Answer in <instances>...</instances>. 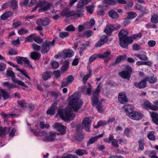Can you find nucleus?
<instances>
[{
    "mask_svg": "<svg viewBox=\"0 0 158 158\" xmlns=\"http://www.w3.org/2000/svg\"><path fill=\"white\" fill-rule=\"evenodd\" d=\"M126 57V54L119 56L116 59V62L117 63H119L121 60L125 59Z\"/></svg>",
    "mask_w": 158,
    "mask_h": 158,
    "instance_id": "obj_47",
    "label": "nucleus"
},
{
    "mask_svg": "<svg viewBox=\"0 0 158 158\" xmlns=\"http://www.w3.org/2000/svg\"><path fill=\"white\" fill-rule=\"evenodd\" d=\"M134 8L135 9L143 12L145 10L144 8L141 6L139 4H136Z\"/></svg>",
    "mask_w": 158,
    "mask_h": 158,
    "instance_id": "obj_55",
    "label": "nucleus"
},
{
    "mask_svg": "<svg viewBox=\"0 0 158 158\" xmlns=\"http://www.w3.org/2000/svg\"><path fill=\"white\" fill-rule=\"evenodd\" d=\"M10 5L13 7V8H16L17 7V4L16 0H12Z\"/></svg>",
    "mask_w": 158,
    "mask_h": 158,
    "instance_id": "obj_63",
    "label": "nucleus"
},
{
    "mask_svg": "<svg viewBox=\"0 0 158 158\" xmlns=\"http://www.w3.org/2000/svg\"><path fill=\"white\" fill-rule=\"evenodd\" d=\"M109 15L112 19H116L118 18L119 15L114 10H111L109 11Z\"/></svg>",
    "mask_w": 158,
    "mask_h": 158,
    "instance_id": "obj_34",
    "label": "nucleus"
},
{
    "mask_svg": "<svg viewBox=\"0 0 158 158\" xmlns=\"http://www.w3.org/2000/svg\"><path fill=\"white\" fill-rule=\"evenodd\" d=\"M145 154L148 155L149 157L151 158H158V157L156 155V152L153 151L146 152Z\"/></svg>",
    "mask_w": 158,
    "mask_h": 158,
    "instance_id": "obj_39",
    "label": "nucleus"
},
{
    "mask_svg": "<svg viewBox=\"0 0 158 158\" xmlns=\"http://www.w3.org/2000/svg\"><path fill=\"white\" fill-rule=\"evenodd\" d=\"M148 44L149 46L152 47L155 45L156 43L155 41L151 40L148 41Z\"/></svg>",
    "mask_w": 158,
    "mask_h": 158,
    "instance_id": "obj_64",
    "label": "nucleus"
},
{
    "mask_svg": "<svg viewBox=\"0 0 158 158\" xmlns=\"http://www.w3.org/2000/svg\"><path fill=\"white\" fill-rule=\"evenodd\" d=\"M139 146V149L141 150H143L144 149V143L143 140H139L138 141Z\"/></svg>",
    "mask_w": 158,
    "mask_h": 158,
    "instance_id": "obj_54",
    "label": "nucleus"
},
{
    "mask_svg": "<svg viewBox=\"0 0 158 158\" xmlns=\"http://www.w3.org/2000/svg\"><path fill=\"white\" fill-rule=\"evenodd\" d=\"M53 127L60 132L61 134L65 133L66 127L60 123H56L53 126Z\"/></svg>",
    "mask_w": 158,
    "mask_h": 158,
    "instance_id": "obj_12",
    "label": "nucleus"
},
{
    "mask_svg": "<svg viewBox=\"0 0 158 158\" xmlns=\"http://www.w3.org/2000/svg\"><path fill=\"white\" fill-rule=\"evenodd\" d=\"M35 36V34H32L27 36L26 39L30 42H31L33 40H34Z\"/></svg>",
    "mask_w": 158,
    "mask_h": 158,
    "instance_id": "obj_53",
    "label": "nucleus"
},
{
    "mask_svg": "<svg viewBox=\"0 0 158 158\" xmlns=\"http://www.w3.org/2000/svg\"><path fill=\"white\" fill-rule=\"evenodd\" d=\"M146 82L144 80H142L139 83L137 82H135L134 83V85L135 87H138L139 88H144L146 86Z\"/></svg>",
    "mask_w": 158,
    "mask_h": 158,
    "instance_id": "obj_27",
    "label": "nucleus"
},
{
    "mask_svg": "<svg viewBox=\"0 0 158 158\" xmlns=\"http://www.w3.org/2000/svg\"><path fill=\"white\" fill-rule=\"evenodd\" d=\"M83 10L81 9L80 10H78L76 12L74 11H69L67 9L63 10L61 13V15L62 16L69 17L70 16H74L76 17H78L81 16L82 15Z\"/></svg>",
    "mask_w": 158,
    "mask_h": 158,
    "instance_id": "obj_4",
    "label": "nucleus"
},
{
    "mask_svg": "<svg viewBox=\"0 0 158 158\" xmlns=\"http://www.w3.org/2000/svg\"><path fill=\"white\" fill-rule=\"evenodd\" d=\"M32 47L33 49L36 51H39L40 49V47L35 43L33 44Z\"/></svg>",
    "mask_w": 158,
    "mask_h": 158,
    "instance_id": "obj_61",
    "label": "nucleus"
},
{
    "mask_svg": "<svg viewBox=\"0 0 158 158\" xmlns=\"http://www.w3.org/2000/svg\"><path fill=\"white\" fill-rule=\"evenodd\" d=\"M126 69V71H123L119 72V75L122 78L129 80L131 77V73L132 69L129 66H127Z\"/></svg>",
    "mask_w": 158,
    "mask_h": 158,
    "instance_id": "obj_8",
    "label": "nucleus"
},
{
    "mask_svg": "<svg viewBox=\"0 0 158 158\" xmlns=\"http://www.w3.org/2000/svg\"><path fill=\"white\" fill-rule=\"evenodd\" d=\"M154 134V132L152 131L150 132L148 135V137L150 140H153L155 139V136Z\"/></svg>",
    "mask_w": 158,
    "mask_h": 158,
    "instance_id": "obj_49",
    "label": "nucleus"
},
{
    "mask_svg": "<svg viewBox=\"0 0 158 158\" xmlns=\"http://www.w3.org/2000/svg\"><path fill=\"white\" fill-rule=\"evenodd\" d=\"M128 34V30H122L118 34L120 44L122 47L126 48L128 45V38L129 37V36H127Z\"/></svg>",
    "mask_w": 158,
    "mask_h": 158,
    "instance_id": "obj_3",
    "label": "nucleus"
},
{
    "mask_svg": "<svg viewBox=\"0 0 158 158\" xmlns=\"http://www.w3.org/2000/svg\"><path fill=\"white\" fill-rule=\"evenodd\" d=\"M74 78L72 76L70 75L68 76L66 80L63 81L61 82V86L64 87L68 86L70 84L72 83L74 80Z\"/></svg>",
    "mask_w": 158,
    "mask_h": 158,
    "instance_id": "obj_16",
    "label": "nucleus"
},
{
    "mask_svg": "<svg viewBox=\"0 0 158 158\" xmlns=\"http://www.w3.org/2000/svg\"><path fill=\"white\" fill-rule=\"evenodd\" d=\"M104 4L103 6H107L108 5H113L116 3V1L115 0H105L103 1Z\"/></svg>",
    "mask_w": 158,
    "mask_h": 158,
    "instance_id": "obj_35",
    "label": "nucleus"
},
{
    "mask_svg": "<svg viewBox=\"0 0 158 158\" xmlns=\"http://www.w3.org/2000/svg\"><path fill=\"white\" fill-rule=\"evenodd\" d=\"M134 56L138 57L140 60L144 61L148 60V58L146 55V53L145 52H143V54H135Z\"/></svg>",
    "mask_w": 158,
    "mask_h": 158,
    "instance_id": "obj_25",
    "label": "nucleus"
},
{
    "mask_svg": "<svg viewBox=\"0 0 158 158\" xmlns=\"http://www.w3.org/2000/svg\"><path fill=\"white\" fill-rule=\"evenodd\" d=\"M118 100L119 102L122 104H125L128 101V98L124 92H121L118 94Z\"/></svg>",
    "mask_w": 158,
    "mask_h": 158,
    "instance_id": "obj_13",
    "label": "nucleus"
},
{
    "mask_svg": "<svg viewBox=\"0 0 158 158\" xmlns=\"http://www.w3.org/2000/svg\"><path fill=\"white\" fill-rule=\"evenodd\" d=\"M114 137L113 134H110L108 139H104V141L108 143H111L112 145L116 148H118V145L117 143V141L116 139H114Z\"/></svg>",
    "mask_w": 158,
    "mask_h": 158,
    "instance_id": "obj_11",
    "label": "nucleus"
},
{
    "mask_svg": "<svg viewBox=\"0 0 158 158\" xmlns=\"http://www.w3.org/2000/svg\"><path fill=\"white\" fill-rule=\"evenodd\" d=\"M16 69L17 70L19 71L21 73L23 74L25 76L27 77L29 79H30V77L28 76L27 73L25 70H20L18 69L17 68Z\"/></svg>",
    "mask_w": 158,
    "mask_h": 158,
    "instance_id": "obj_62",
    "label": "nucleus"
},
{
    "mask_svg": "<svg viewBox=\"0 0 158 158\" xmlns=\"http://www.w3.org/2000/svg\"><path fill=\"white\" fill-rule=\"evenodd\" d=\"M69 34V32H61L59 33V36L61 38H64L68 37Z\"/></svg>",
    "mask_w": 158,
    "mask_h": 158,
    "instance_id": "obj_46",
    "label": "nucleus"
},
{
    "mask_svg": "<svg viewBox=\"0 0 158 158\" xmlns=\"http://www.w3.org/2000/svg\"><path fill=\"white\" fill-rule=\"evenodd\" d=\"M3 86L6 87L8 89H12L16 87V85L12 83H9L8 82H5L2 83Z\"/></svg>",
    "mask_w": 158,
    "mask_h": 158,
    "instance_id": "obj_32",
    "label": "nucleus"
},
{
    "mask_svg": "<svg viewBox=\"0 0 158 158\" xmlns=\"http://www.w3.org/2000/svg\"><path fill=\"white\" fill-rule=\"evenodd\" d=\"M145 79L146 81L150 83H156L157 80V78L154 75L146 77Z\"/></svg>",
    "mask_w": 158,
    "mask_h": 158,
    "instance_id": "obj_31",
    "label": "nucleus"
},
{
    "mask_svg": "<svg viewBox=\"0 0 158 158\" xmlns=\"http://www.w3.org/2000/svg\"><path fill=\"white\" fill-rule=\"evenodd\" d=\"M151 21L154 23H157L158 22V16L156 15H154L151 17Z\"/></svg>",
    "mask_w": 158,
    "mask_h": 158,
    "instance_id": "obj_51",
    "label": "nucleus"
},
{
    "mask_svg": "<svg viewBox=\"0 0 158 158\" xmlns=\"http://www.w3.org/2000/svg\"><path fill=\"white\" fill-rule=\"evenodd\" d=\"M136 64L139 66L141 65H148L151 66L152 65V63L150 61H139L136 62Z\"/></svg>",
    "mask_w": 158,
    "mask_h": 158,
    "instance_id": "obj_36",
    "label": "nucleus"
},
{
    "mask_svg": "<svg viewBox=\"0 0 158 158\" xmlns=\"http://www.w3.org/2000/svg\"><path fill=\"white\" fill-rule=\"evenodd\" d=\"M42 76L43 79L45 81L47 80L51 77L50 73L47 71L44 73Z\"/></svg>",
    "mask_w": 158,
    "mask_h": 158,
    "instance_id": "obj_42",
    "label": "nucleus"
},
{
    "mask_svg": "<svg viewBox=\"0 0 158 158\" xmlns=\"http://www.w3.org/2000/svg\"><path fill=\"white\" fill-rule=\"evenodd\" d=\"M39 135L42 136L43 140L45 141H53L56 138L55 133L51 132L48 134L45 131H43L40 133Z\"/></svg>",
    "mask_w": 158,
    "mask_h": 158,
    "instance_id": "obj_5",
    "label": "nucleus"
},
{
    "mask_svg": "<svg viewBox=\"0 0 158 158\" xmlns=\"http://www.w3.org/2000/svg\"><path fill=\"white\" fill-rule=\"evenodd\" d=\"M6 74L7 76L12 77V80L14 83H17L19 85L25 87H27V85L25 84L24 82L14 77L15 74L11 70H7Z\"/></svg>",
    "mask_w": 158,
    "mask_h": 158,
    "instance_id": "obj_6",
    "label": "nucleus"
},
{
    "mask_svg": "<svg viewBox=\"0 0 158 158\" xmlns=\"http://www.w3.org/2000/svg\"><path fill=\"white\" fill-rule=\"evenodd\" d=\"M104 135V133H102L99 135L93 137H91L87 142V145L89 146L92 144L94 143L98 139L102 137Z\"/></svg>",
    "mask_w": 158,
    "mask_h": 158,
    "instance_id": "obj_21",
    "label": "nucleus"
},
{
    "mask_svg": "<svg viewBox=\"0 0 158 158\" xmlns=\"http://www.w3.org/2000/svg\"><path fill=\"white\" fill-rule=\"evenodd\" d=\"M107 123V122L105 121H100L97 124L94 126V127L98 128L101 126H104L106 125Z\"/></svg>",
    "mask_w": 158,
    "mask_h": 158,
    "instance_id": "obj_43",
    "label": "nucleus"
},
{
    "mask_svg": "<svg viewBox=\"0 0 158 158\" xmlns=\"http://www.w3.org/2000/svg\"><path fill=\"white\" fill-rule=\"evenodd\" d=\"M150 113L154 123L158 125V114L153 111L151 112Z\"/></svg>",
    "mask_w": 158,
    "mask_h": 158,
    "instance_id": "obj_30",
    "label": "nucleus"
},
{
    "mask_svg": "<svg viewBox=\"0 0 158 158\" xmlns=\"http://www.w3.org/2000/svg\"><path fill=\"white\" fill-rule=\"evenodd\" d=\"M17 62L19 64H23V62H24L25 63L27 64L29 66H31L29 60L27 58L17 57Z\"/></svg>",
    "mask_w": 158,
    "mask_h": 158,
    "instance_id": "obj_20",
    "label": "nucleus"
},
{
    "mask_svg": "<svg viewBox=\"0 0 158 158\" xmlns=\"http://www.w3.org/2000/svg\"><path fill=\"white\" fill-rule=\"evenodd\" d=\"M102 88V85H99L96 89L92 98V104L93 106H96L98 112L100 113H103L104 110L101 103L98 102V94Z\"/></svg>",
    "mask_w": 158,
    "mask_h": 158,
    "instance_id": "obj_2",
    "label": "nucleus"
},
{
    "mask_svg": "<svg viewBox=\"0 0 158 158\" xmlns=\"http://www.w3.org/2000/svg\"><path fill=\"white\" fill-rule=\"evenodd\" d=\"M30 56L34 60L39 59L40 57V54L36 52H33L31 53Z\"/></svg>",
    "mask_w": 158,
    "mask_h": 158,
    "instance_id": "obj_37",
    "label": "nucleus"
},
{
    "mask_svg": "<svg viewBox=\"0 0 158 158\" xmlns=\"http://www.w3.org/2000/svg\"><path fill=\"white\" fill-rule=\"evenodd\" d=\"M2 116L5 119H6L9 118L15 117L16 115L13 113L6 114L4 113H2Z\"/></svg>",
    "mask_w": 158,
    "mask_h": 158,
    "instance_id": "obj_40",
    "label": "nucleus"
},
{
    "mask_svg": "<svg viewBox=\"0 0 158 158\" xmlns=\"http://www.w3.org/2000/svg\"><path fill=\"white\" fill-rule=\"evenodd\" d=\"M51 6V4L48 3L44 1L40 2L39 4L36 6L35 9L33 11L35 10L38 7H40L41 8L39 9V11L40 12H44L48 10Z\"/></svg>",
    "mask_w": 158,
    "mask_h": 158,
    "instance_id": "obj_9",
    "label": "nucleus"
},
{
    "mask_svg": "<svg viewBox=\"0 0 158 158\" xmlns=\"http://www.w3.org/2000/svg\"><path fill=\"white\" fill-rule=\"evenodd\" d=\"M80 95L78 93H74L68 98V106L64 109H60L59 113L62 119L65 121L72 120L75 117L76 115L72 112H77L81 108L83 102L80 99Z\"/></svg>",
    "mask_w": 158,
    "mask_h": 158,
    "instance_id": "obj_1",
    "label": "nucleus"
},
{
    "mask_svg": "<svg viewBox=\"0 0 158 158\" xmlns=\"http://www.w3.org/2000/svg\"><path fill=\"white\" fill-rule=\"evenodd\" d=\"M137 15V14L135 12H131L128 13L127 19H132L135 17Z\"/></svg>",
    "mask_w": 158,
    "mask_h": 158,
    "instance_id": "obj_44",
    "label": "nucleus"
},
{
    "mask_svg": "<svg viewBox=\"0 0 158 158\" xmlns=\"http://www.w3.org/2000/svg\"><path fill=\"white\" fill-rule=\"evenodd\" d=\"M128 116L131 119L136 120H139L141 119L143 117V114L140 112L134 111L132 113L128 115Z\"/></svg>",
    "mask_w": 158,
    "mask_h": 158,
    "instance_id": "obj_14",
    "label": "nucleus"
},
{
    "mask_svg": "<svg viewBox=\"0 0 158 158\" xmlns=\"http://www.w3.org/2000/svg\"><path fill=\"white\" fill-rule=\"evenodd\" d=\"M142 33L141 32L137 34H136L132 35L131 36H129V37L128 38V44H132L133 40H137L142 37Z\"/></svg>",
    "mask_w": 158,
    "mask_h": 158,
    "instance_id": "obj_19",
    "label": "nucleus"
},
{
    "mask_svg": "<svg viewBox=\"0 0 158 158\" xmlns=\"http://www.w3.org/2000/svg\"><path fill=\"white\" fill-rule=\"evenodd\" d=\"M114 30V27L112 24H108L104 30L105 32L107 34H110Z\"/></svg>",
    "mask_w": 158,
    "mask_h": 158,
    "instance_id": "obj_29",
    "label": "nucleus"
},
{
    "mask_svg": "<svg viewBox=\"0 0 158 158\" xmlns=\"http://www.w3.org/2000/svg\"><path fill=\"white\" fill-rule=\"evenodd\" d=\"M94 5L89 6H88L86 9V10L90 14H92L94 11Z\"/></svg>",
    "mask_w": 158,
    "mask_h": 158,
    "instance_id": "obj_56",
    "label": "nucleus"
},
{
    "mask_svg": "<svg viewBox=\"0 0 158 158\" xmlns=\"http://www.w3.org/2000/svg\"><path fill=\"white\" fill-rule=\"evenodd\" d=\"M54 45V40L51 42L46 40L43 43L42 47L41 52L42 54H44L48 51L50 47Z\"/></svg>",
    "mask_w": 158,
    "mask_h": 158,
    "instance_id": "obj_7",
    "label": "nucleus"
},
{
    "mask_svg": "<svg viewBox=\"0 0 158 158\" xmlns=\"http://www.w3.org/2000/svg\"><path fill=\"white\" fill-rule=\"evenodd\" d=\"M76 153L80 156H82L83 155L87 154L88 153L84 150H77L76 152Z\"/></svg>",
    "mask_w": 158,
    "mask_h": 158,
    "instance_id": "obj_48",
    "label": "nucleus"
},
{
    "mask_svg": "<svg viewBox=\"0 0 158 158\" xmlns=\"http://www.w3.org/2000/svg\"><path fill=\"white\" fill-rule=\"evenodd\" d=\"M123 108L125 110L128 116L130 114L132 113L134 110V107L131 105H124Z\"/></svg>",
    "mask_w": 158,
    "mask_h": 158,
    "instance_id": "obj_22",
    "label": "nucleus"
},
{
    "mask_svg": "<svg viewBox=\"0 0 158 158\" xmlns=\"http://www.w3.org/2000/svg\"><path fill=\"white\" fill-rule=\"evenodd\" d=\"M143 107L144 108H149L152 110H158V101L154 106L151 105L148 101H146L143 105Z\"/></svg>",
    "mask_w": 158,
    "mask_h": 158,
    "instance_id": "obj_15",
    "label": "nucleus"
},
{
    "mask_svg": "<svg viewBox=\"0 0 158 158\" xmlns=\"http://www.w3.org/2000/svg\"><path fill=\"white\" fill-rule=\"evenodd\" d=\"M40 127L43 129L44 128H48L49 127L50 125L48 124H45L41 122L40 123Z\"/></svg>",
    "mask_w": 158,
    "mask_h": 158,
    "instance_id": "obj_60",
    "label": "nucleus"
},
{
    "mask_svg": "<svg viewBox=\"0 0 158 158\" xmlns=\"http://www.w3.org/2000/svg\"><path fill=\"white\" fill-rule=\"evenodd\" d=\"M34 40L35 42L39 44H41L43 42V40L36 36L34 38Z\"/></svg>",
    "mask_w": 158,
    "mask_h": 158,
    "instance_id": "obj_59",
    "label": "nucleus"
},
{
    "mask_svg": "<svg viewBox=\"0 0 158 158\" xmlns=\"http://www.w3.org/2000/svg\"><path fill=\"white\" fill-rule=\"evenodd\" d=\"M49 23V21L48 19H38L36 22L37 25H42L43 26L48 25Z\"/></svg>",
    "mask_w": 158,
    "mask_h": 158,
    "instance_id": "obj_28",
    "label": "nucleus"
},
{
    "mask_svg": "<svg viewBox=\"0 0 158 158\" xmlns=\"http://www.w3.org/2000/svg\"><path fill=\"white\" fill-rule=\"evenodd\" d=\"M110 53L109 52H106L104 53L98 54L99 57L100 58H106L105 61L108 62L110 59L109 56L110 55Z\"/></svg>",
    "mask_w": 158,
    "mask_h": 158,
    "instance_id": "obj_24",
    "label": "nucleus"
},
{
    "mask_svg": "<svg viewBox=\"0 0 158 158\" xmlns=\"http://www.w3.org/2000/svg\"><path fill=\"white\" fill-rule=\"evenodd\" d=\"M57 104L56 103L52 104L51 107L47 110V113L49 114H53L55 113Z\"/></svg>",
    "mask_w": 158,
    "mask_h": 158,
    "instance_id": "obj_26",
    "label": "nucleus"
},
{
    "mask_svg": "<svg viewBox=\"0 0 158 158\" xmlns=\"http://www.w3.org/2000/svg\"><path fill=\"white\" fill-rule=\"evenodd\" d=\"M12 15V13L11 11L5 12L1 16V19L2 20H5L9 18Z\"/></svg>",
    "mask_w": 158,
    "mask_h": 158,
    "instance_id": "obj_38",
    "label": "nucleus"
},
{
    "mask_svg": "<svg viewBox=\"0 0 158 158\" xmlns=\"http://www.w3.org/2000/svg\"><path fill=\"white\" fill-rule=\"evenodd\" d=\"M2 98L4 100H6L11 97L10 93L5 90L0 88V100Z\"/></svg>",
    "mask_w": 158,
    "mask_h": 158,
    "instance_id": "obj_18",
    "label": "nucleus"
},
{
    "mask_svg": "<svg viewBox=\"0 0 158 158\" xmlns=\"http://www.w3.org/2000/svg\"><path fill=\"white\" fill-rule=\"evenodd\" d=\"M75 27L73 25H72L68 26L65 29V30L69 31H75Z\"/></svg>",
    "mask_w": 158,
    "mask_h": 158,
    "instance_id": "obj_52",
    "label": "nucleus"
},
{
    "mask_svg": "<svg viewBox=\"0 0 158 158\" xmlns=\"http://www.w3.org/2000/svg\"><path fill=\"white\" fill-rule=\"evenodd\" d=\"M51 65L53 68H57L59 66V64L58 62L53 60L51 63Z\"/></svg>",
    "mask_w": 158,
    "mask_h": 158,
    "instance_id": "obj_57",
    "label": "nucleus"
},
{
    "mask_svg": "<svg viewBox=\"0 0 158 158\" xmlns=\"http://www.w3.org/2000/svg\"><path fill=\"white\" fill-rule=\"evenodd\" d=\"M99 58V55L98 54H94L91 56L89 58L88 64H91L93 61L95 59Z\"/></svg>",
    "mask_w": 158,
    "mask_h": 158,
    "instance_id": "obj_41",
    "label": "nucleus"
},
{
    "mask_svg": "<svg viewBox=\"0 0 158 158\" xmlns=\"http://www.w3.org/2000/svg\"><path fill=\"white\" fill-rule=\"evenodd\" d=\"M28 32V31L27 30L24 28H22L18 30V33L19 35H22L27 33Z\"/></svg>",
    "mask_w": 158,
    "mask_h": 158,
    "instance_id": "obj_58",
    "label": "nucleus"
},
{
    "mask_svg": "<svg viewBox=\"0 0 158 158\" xmlns=\"http://www.w3.org/2000/svg\"><path fill=\"white\" fill-rule=\"evenodd\" d=\"M90 126L91 120L89 118H85L83 121L82 127H77V129L78 130V129H82V128H84L86 131H89Z\"/></svg>",
    "mask_w": 158,
    "mask_h": 158,
    "instance_id": "obj_10",
    "label": "nucleus"
},
{
    "mask_svg": "<svg viewBox=\"0 0 158 158\" xmlns=\"http://www.w3.org/2000/svg\"><path fill=\"white\" fill-rule=\"evenodd\" d=\"M74 55L73 51L70 49L64 50L59 55L63 57H70Z\"/></svg>",
    "mask_w": 158,
    "mask_h": 158,
    "instance_id": "obj_17",
    "label": "nucleus"
},
{
    "mask_svg": "<svg viewBox=\"0 0 158 158\" xmlns=\"http://www.w3.org/2000/svg\"><path fill=\"white\" fill-rule=\"evenodd\" d=\"M88 87L86 89V94L87 95H90L91 94V89H92V86L90 83H88Z\"/></svg>",
    "mask_w": 158,
    "mask_h": 158,
    "instance_id": "obj_50",
    "label": "nucleus"
},
{
    "mask_svg": "<svg viewBox=\"0 0 158 158\" xmlns=\"http://www.w3.org/2000/svg\"><path fill=\"white\" fill-rule=\"evenodd\" d=\"M10 128L9 127H5L0 130V135L4 136L7 134L10 130Z\"/></svg>",
    "mask_w": 158,
    "mask_h": 158,
    "instance_id": "obj_33",
    "label": "nucleus"
},
{
    "mask_svg": "<svg viewBox=\"0 0 158 158\" xmlns=\"http://www.w3.org/2000/svg\"><path fill=\"white\" fill-rule=\"evenodd\" d=\"M69 67V62L68 61H65L63 65H62L61 67V70L63 71H65L67 70Z\"/></svg>",
    "mask_w": 158,
    "mask_h": 158,
    "instance_id": "obj_45",
    "label": "nucleus"
},
{
    "mask_svg": "<svg viewBox=\"0 0 158 158\" xmlns=\"http://www.w3.org/2000/svg\"><path fill=\"white\" fill-rule=\"evenodd\" d=\"M107 40V36L106 35H103L100 40L95 44V46L97 48L100 47L103 45Z\"/></svg>",
    "mask_w": 158,
    "mask_h": 158,
    "instance_id": "obj_23",
    "label": "nucleus"
}]
</instances>
